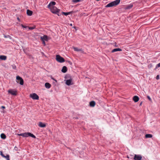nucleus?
<instances>
[{"instance_id": "obj_1", "label": "nucleus", "mask_w": 160, "mask_h": 160, "mask_svg": "<svg viewBox=\"0 0 160 160\" xmlns=\"http://www.w3.org/2000/svg\"><path fill=\"white\" fill-rule=\"evenodd\" d=\"M18 135L24 137H27L28 136H30L34 138H36L35 135L30 132H25L24 133L18 134Z\"/></svg>"}, {"instance_id": "obj_2", "label": "nucleus", "mask_w": 160, "mask_h": 160, "mask_svg": "<svg viewBox=\"0 0 160 160\" xmlns=\"http://www.w3.org/2000/svg\"><path fill=\"white\" fill-rule=\"evenodd\" d=\"M49 8L50 9L51 12L52 13L56 14L58 16L59 15V12L60 11V9H58L55 7H51Z\"/></svg>"}, {"instance_id": "obj_3", "label": "nucleus", "mask_w": 160, "mask_h": 160, "mask_svg": "<svg viewBox=\"0 0 160 160\" xmlns=\"http://www.w3.org/2000/svg\"><path fill=\"white\" fill-rule=\"evenodd\" d=\"M56 60L58 62L62 63L65 62L64 59L59 55L56 56Z\"/></svg>"}, {"instance_id": "obj_4", "label": "nucleus", "mask_w": 160, "mask_h": 160, "mask_svg": "<svg viewBox=\"0 0 160 160\" xmlns=\"http://www.w3.org/2000/svg\"><path fill=\"white\" fill-rule=\"evenodd\" d=\"M120 2V0H116L111 2V7L117 6L119 3Z\"/></svg>"}, {"instance_id": "obj_5", "label": "nucleus", "mask_w": 160, "mask_h": 160, "mask_svg": "<svg viewBox=\"0 0 160 160\" xmlns=\"http://www.w3.org/2000/svg\"><path fill=\"white\" fill-rule=\"evenodd\" d=\"M16 79L17 80V82L18 83H19L21 85L23 84V80L21 77L19 76H17L16 77Z\"/></svg>"}, {"instance_id": "obj_6", "label": "nucleus", "mask_w": 160, "mask_h": 160, "mask_svg": "<svg viewBox=\"0 0 160 160\" xmlns=\"http://www.w3.org/2000/svg\"><path fill=\"white\" fill-rule=\"evenodd\" d=\"M30 97L33 99L38 100L39 99V97L35 93L30 94Z\"/></svg>"}, {"instance_id": "obj_7", "label": "nucleus", "mask_w": 160, "mask_h": 160, "mask_svg": "<svg viewBox=\"0 0 160 160\" xmlns=\"http://www.w3.org/2000/svg\"><path fill=\"white\" fill-rule=\"evenodd\" d=\"M142 157L140 155L135 154L134 155V160H141Z\"/></svg>"}, {"instance_id": "obj_8", "label": "nucleus", "mask_w": 160, "mask_h": 160, "mask_svg": "<svg viewBox=\"0 0 160 160\" xmlns=\"http://www.w3.org/2000/svg\"><path fill=\"white\" fill-rule=\"evenodd\" d=\"M56 4V3L55 2H50L49 4L48 5V8H51V7H54L53 6L55 5Z\"/></svg>"}, {"instance_id": "obj_9", "label": "nucleus", "mask_w": 160, "mask_h": 160, "mask_svg": "<svg viewBox=\"0 0 160 160\" xmlns=\"http://www.w3.org/2000/svg\"><path fill=\"white\" fill-rule=\"evenodd\" d=\"M8 92L9 93L12 95H15L17 94V92L15 91H14L13 90H9L8 91Z\"/></svg>"}, {"instance_id": "obj_10", "label": "nucleus", "mask_w": 160, "mask_h": 160, "mask_svg": "<svg viewBox=\"0 0 160 160\" xmlns=\"http://www.w3.org/2000/svg\"><path fill=\"white\" fill-rule=\"evenodd\" d=\"M72 79H69L66 80V84L68 85L69 86L71 85H72L73 83H72Z\"/></svg>"}, {"instance_id": "obj_11", "label": "nucleus", "mask_w": 160, "mask_h": 160, "mask_svg": "<svg viewBox=\"0 0 160 160\" xmlns=\"http://www.w3.org/2000/svg\"><path fill=\"white\" fill-rule=\"evenodd\" d=\"M133 6V5L131 3L129 5H127L126 7L125 8V9L126 10L132 8Z\"/></svg>"}, {"instance_id": "obj_12", "label": "nucleus", "mask_w": 160, "mask_h": 160, "mask_svg": "<svg viewBox=\"0 0 160 160\" xmlns=\"http://www.w3.org/2000/svg\"><path fill=\"white\" fill-rule=\"evenodd\" d=\"M133 100L135 102H137L138 101L139 98L138 96H135L133 98Z\"/></svg>"}, {"instance_id": "obj_13", "label": "nucleus", "mask_w": 160, "mask_h": 160, "mask_svg": "<svg viewBox=\"0 0 160 160\" xmlns=\"http://www.w3.org/2000/svg\"><path fill=\"white\" fill-rule=\"evenodd\" d=\"M38 126L40 127L44 128L46 126V125L45 123H43L41 122H39Z\"/></svg>"}, {"instance_id": "obj_14", "label": "nucleus", "mask_w": 160, "mask_h": 160, "mask_svg": "<svg viewBox=\"0 0 160 160\" xmlns=\"http://www.w3.org/2000/svg\"><path fill=\"white\" fill-rule=\"evenodd\" d=\"M41 40L43 41L44 40L47 41L48 39V37L46 35H44L43 37H41Z\"/></svg>"}, {"instance_id": "obj_15", "label": "nucleus", "mask_w": 160, "mask_h": 160, "mask_svg": "<svg viewBox=\"0 0 160 160\" xmlns=\"http://www.w3.org/2000/svg\"><path fill=\"white\" fill-rule=\"evenodd\" d=\"M122 49L119 48H115L113 49L112 51V52H117V51H122Z\"/></svg>"}, {"instance_id": "obj_16", "label": "nucleus", "mask_w": 160, "mask_h": 160, "mask_svg": "<svg viewBox=\"0 0 160 160\" xmlns=\"http://www.w3.org/2000/svg\"><path fill=\"white\" fill-rule=\"evenodd\" d=\"M45 86L46 88L48 89L51 88V85L49 83L46 82L45 84Z\"/></svg>"}, {"instance_id": "obj_17", "label": "nucleus", "mask_w": 160, "mask_h": 160, "mask_svg": "<svg viewBox=\"0 0 160 160\" xmlns=\"http://www.w3.org/2000/svg\"><path fill=\"white\" fill-rule=\"evenodd\" d=\"M67 71V68L66 67L64 66H63L62 69V72L63 73L66 72Z\"/></svg>"}, {"instance_id": "obj_18", "label": "nucleus", "mask_w": 160, "mask_h": 160, "mask_svg": "<svg viewBox=\"0 0 160 160\" xmlns=\"http://www.w3.org/2000/svg\"><path fill=\"white\" fill-rule=\"evenodd\" d=\"M95 102L94 101H92L90 102L89 105L91 107H94L95 105Z\"/></svg>"}, {"instance_id": "obj_19", "label": "nucleus", "mask_w": 160, "mask_h": 160, "mask_svg": "<svg viewBox=\"0 0 160 160\" xmlns=\"http://www.w3.org/2000/svg\"><path fill=\"white\" fill-rule=\"evenodd\" d=\"M7 59V57L4 55L0 56V59L2 60H5Z\"/></svg>"}, {"instance_id": "obj_20", "label": "nucleus", "mask_w": 160, "mask_h": 160, "mask_svg": "<svg viewBox=\"0 0 160 160\" xmlns=\"http://www.w3.org/2000/svg\"><path fill=\"white\" fill-rule=\"evenodd\" d=\"M27 13L28 15L31 16L32 14V12L29 10H28L27 11Z\"/></svg>"}, {"instance_id": "obj_21", "label": "nucleus", "mask_w": 160, "mask_h": 160, "mask_svg": "<svg viewBox=\"0 0 160 160\" xmlns=\"http://www.w3.org/2000/svg\"><path fill=\"white\" fill-rule=\"evenodd\" d=\"M145 137L146 138H151L152 137V135L151 134H146L145 136Z\"/></svg>"}, {"instance_id": "obj_22", "label": "nucleus", "mask_w": 160, "mask_h": 160, "mask_svg": "<svg viewBox=\"0 0 160 160\" xmlns=\"http://www.w3.org/2000/svg\"><path fill=\"white\" fill-rule=\"evenodd\" d=\"M1 138L3 139H5L6 138V136L4 133H2L1 135Z\"/></svg>"}, {"instance_id": "obj_23", "label": "nucleus", "mask_w": 160, "mask_h": 160, "mask_svg": "<svg viewBox=\"0 0 160 160\" xmlns=\"http://www.w3.org/2000/svg\"><path fill=\"white\" fill-rule=\"evenodd\" d=\"M72 12H62V13L64 15H69V14H70L71 13H72Z\"/></svg>"}, {"instance_id": "obj_24", "label": "nucleus", "mask_w": 160, "mask_h": 160, "mask_svg": "<svg viewBox=\"0 0 160 160\" xmlns=\"http://www.w3.org/2000/svg\"><path fill=\"white\" fill-rule=\"evenodd\" d=\"M73 49L75 51H82L81 49H79L78 48L76 47L73 48Z\"/></svg>"}, {"instance_id": "obj_25", "label": "nucleus", "mask_w": 160, "mask_h": 160, "mask_svg": "<svg viewBox=\"0 0 160 160\" xmlns=\"http://www.w3.org/2000/svg\"><path fill=\"white\" fill-rule=\"evenodd\" d=\"M3 158H6L7 160H10L9 156V155H7L6 156H5V157H3Z\"/></svg>"}, {"instance_id": "obj_26", "label": "nucleus", "mask_w": 160, "mask_h": 160, "mask_svg": "<svg viewBox=\"0 0 160 160\" xmlns=\"http://www.w3.org/2000/svg\"><path fill=\"white\" fill-rule=\"evenodd\" d=\"M82 1V0H72V2H74L77 3L79 2Z\"/></svg>"}, {"instance_id": "obj_27", "label": "nucleus", "mask_w": 160, "mask_h": 160, "mask_svg": "<svg viewBox=\"0 0 160 160\" xmlns=\"http://www.w3.org/2000/svg\"><path fill=\"white\" fill-rule=\"evenodd\" d=\"M35 28V26H34L33 27H28V28L30 30H33Z\"/></svg>"}, {"instance_id": "obj_28", "label": "nucleus", "mask_w": 160, "mask_h": 160, "mask_svg": "<svg viewBox=\"0 0 160 160\" xmlns=\"http://www.w3.org/2000/svg\"><path fill=\"white\" fill-rule=\"evenodd\" d=\"M159 67H160V62L157 65L156 67V68H157Z\"/></svg>"}, {"instance_id": "obj_29", "label": "nucleus", "mask_w": 160, "mask_h": 160, "mask_svg": "<svg viewBox=\"0 0 160 160\" xmlns=\"http://www.w3.org/2000/svg\"><path fill=\"white\" fill-rule=\"evenodd\" d=\"M0 155L2 156V157H5V155L3 154L2 152L1 151H0Z\"/></svg>"}, {"instance_id": "obj_30", "label": "nucleus", "mask_w": 160, "mask_h": 160, "mask_svg": "<svg viewBox=\"0 0 160 160\" xmlns=\"http://www.w3.org/2000/svg\"><path fill=\"white\" fill-rule=\"evenodd\" d=\"M12 68L13 69H16V66L15 65H13L12 66Z\"/></svg>"}, {"instance_id": "obj_31", "label": "nucleus", "mask_w": 160, "mask_h": 160, "mask_svg": "<svg viewBox=\"0 0 160 160\" xmlns=\"http://www.w3.org/2000/svg\"><path fill=\"white\" fill-rule=\"evenodd\" d=\"M106 7H110V3H109L106 6Z\"/></svg>"}, {"instance_id": "obj_32", "label": "nucleus", "mask_w": 160, "mask_h": 160, "mask_svg": "<svg viewBox=\"0 0 160 160\" xmlns=\"http://www.w3.org/2000/svg\"><path fill=\"white\" fill-rule=\"evenodd\" d=\"M156 78L157 80H158V79H159V75H157V76H156Z\"/></svg>"}, {"instance_id": "obj_33", "label": "nucleus", "mask_w": 160, "mask_h": 160, "mask_svg": "<svg viewBox=\"0 0 160 160\" xmlns=\"http://www.w3.org/2000/svg\"><path fill=\"white\" fill-rule=\"evenodd\" d=\"M21 25L22 27L23 28H27V27L25 26L22 24H21Z\"/></svg>"}, {"instance_id": "obj_34", "label": "nucleus", "mask_w": 160, "mask_h": 160, "mask_svg": "<svg viewBox=\"0 0 160 160\" xmlns=\"http://www.w3.org/2000/svg\"><path fill=\"white\" fill-rule=\"evenodd\" d=\"M147 98H148V99L150 100V101H151V98H150V97L149 96H147Z\"/></svg>"}, {"instance_id": "obj_35", "label": "nucleus", "mask_w": 160, "mask_h": 160, "mask_svg": "<svg viewBox=\"0 0 160 160\" xmlns=\"http://www.w3.org/2000/svg\"><path fill=\"white\" fill-rule=\"evenodd\" d=\"M1 108H3V109H4V108H5V107L4 106H2L1 107Z\"/></svg>"}, {"instance_id": "obj_36", "label": "nucleus", "mask_w": 160, "mask_h": 160, "mask_svg": "<svg viewBox=\"0 0 160 160\" xmlns=\"http://www.w3.org/2000/svg\"><path fill=\"white\" fill-rule=\"evenodd\" d=\"M17 19H18V20L19 21H20V20L19 18H17Z\"/></svg>"}, {"instance_id": "obj_37", "label": "nucleus", "mask_w": 160, "mask_h": 160, "mask_svg": "<svg viewBox=\"0 0 160 160\" xmlns=\"http://www.w3.org/2000/svg\"><path fill=\"white\" fill-rule=\"evenodd\" d=\"M43 41V43L44 45H45V42L44 41Z\"/></svg>"}, {"instance_id": "obj_38", "label": "nucleus", "mask_w": 160, "mask_h": 160, "mask_svg": "<svg viewBox=\"0 0 160 160\" xmlns=\"http://www.w3.org/2000/svg\"><path fill=\"white\" fill-rule=\"evenodd\" d=\"M52 78L53 80H55V81H56V82H57V81H56V80H55L54 79V78Z\"/></svg>"}, {"instance_id": "obj_39", "label": "nucleus", "mask_w": 160, "mask_h": 160, "mask_svg": "<svg viewBox=\"0 0 160 160\" xmlns=\"http://www.w3.org/2000/svg\"><path fill=\"white\" fill-rule=\"evenodd\" d=\"M142 102H141L140 103V106H141V105H142Z\"/></svg>"}, {"instance_id": "obj_40", "label": "nucleus", "mask_w": 160, "mask_h": 160, "mask_svg": "<svg viewBox=\"0 0 160 160\" xmlns=\"http://www.w3.org/2000/svg\"><path fill=\"white\" fill-rule=\"evenodd\" d=\"M70 25H71V26H72V24H70Z\"/></svg>"}, {"instance_id": "obj_41", "label": "nucleus", "mask_w": 160, "mask_h": 160, "mask_svg": "<svg viewBox=\"0 0 160 160\" xmlns=\"http://www.w3.org/2000/svg\"><path fill=\"white\" fill-rule=\"evenodd\" d=\"M127 158H129V157H128V156L127 157Z\"/></svg>"}]
</instances>
